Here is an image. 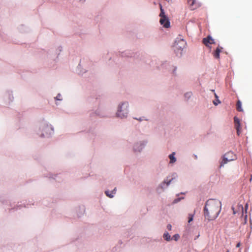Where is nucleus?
Masks as SVG:
<instances>
[{
  "label": "nucleus",
  "instance_id": "1a4fd4ad",
  "mask_svg": "<svg viewBox=\"0 0 252 252\" xmlns=\"http://www.w3.org/2000/svg\"><path fill=\"white\" fill-rule=\"evenodd\" d=\"M176 153L175 152L171 153L168 156L169 159L168 164L171 166L174 165L177 161V159L176 157Z\"/></svg>",
  "mask_w": 252,
  "mask_h": 252
},
{
  "label": "nucleus",
  "instance_id": "72a5a7b5",
  "mask_svg": "<svg viewBox=\"0 0 252 252\" xmlns=\"http://www.w3.org/2000/svg\"><path fill=\"white\" fill-rule=\"evenodd\" d=\"M142 119L141 118H140V119H139V121H142Z\"/></svg>",
  "mask_w": 252,
  "mask_h": 252
},
{
  "label": "nucleus",
  "instance_id": "7c9ffc66",
  "mask_svg": "<svg viewBox=\"0 0 252 252\" xmlns=\"http://www.w3.org/2000/svg\"><path fill=\"white\" fill-rule=\"evenodd\" d=\"M232 210H233V214H237V211H235V210H234V208L233 207H232Z\"/></svg>",
  "mask_w": 252,
  "mask_h": 252
},
{
  "label": "nucleus",
  "instance_id": "dca6fc26",
  "mask_svg": "<svg viewBox=\"0 0 252 252\" xmlns=\"http://www.w3.org/2000/svg\"><path fill=\"white\" fill-rule=\"evenodd\" d=\"M192 92H188L187 93H186L185 94H184V96H185V98L187 99V100H188L189 99V98H191V97L192 96Z\"/></svg>",
  "mask_w": 252,
  "mask_h": 252
},
{
  "label": "nucleus",
  "instance_id": "f8f14e48",
  "mask_svg": "<svg viewBox=\"0 0 252 252\" xmlns=\"http://www.w3.org/2000/svg\"><path fill=\"white\" fill-rule=\"evenodd\" d=\"M54 98L55 101V104L56 106H59L60 104V102L63 100V95L60 93L58 94Z\"/></svg>",
  "mask_w": 252,
  "mask_h": 252
},
{
  "label": "nucleus",
  "instance_id": "393cba45",
  "mask_svg": "<svg viewBox=\"0 0 252 252\" xmlns=\"http://www.w3.org/2000/svg\"><path fill=\"white\" fill-rule=\"evenodd\" d=\"M188 3L189 4H190L191 6H192L194 4L195 0H188Z\"/></svg>",
  "mask_w": 252,
  "mask_h": 252
},
{
  "label": "nucleus",
  "instance_id": "f704fd0d",
  "mask_svg": "<svg viewBox=\"0 0 252 252\" xmlns=\"http://www.w3.org/2000/svg\"><path fill=\"white\" fill-rule=\"evenodd\" d=\"M252 180V176H251V178H250V181H251Z\"/></svg>",
  "mask_w": 252,
  "mask_h": 252
},
{
  "label": "nucleus",
  "instance_id": "f3484780",
  "mask_svg": "<svg viewBox=\"0 0 252 252\" xmlns=\"http://www.w3.org/2000/svg\"><path fill=\"white\" fill-rule=\"evenodd\" d=\"M237 109L239 111H243L242 108V103L240 100H238L237 103Z\"/></svg>",
  "mask_w": 252,
  "mask_h": 252
},
{
  "label": "nucleus",
  "instance_id": "b1692460",
  "mask_svg": "<svg viewBox=\"0 0 252 252\" xmlns=\"http://www.w3.org/2000/svg\"><path fill=\"white\" fill-rule=\"evenodd\" d=\"M179 237H180L179 235V234H175V235L173 236V239L175 241H178V239H179Z\"/></svg>",
  "mask_w": 252,
  "mask_h": 252
},
{
  "label": "nucleus",
  "instance_id": "bb28decb",
  "mask_svg": "<svg viewBox=\"0 0 252 252\" xmlns=\"http://www.w3.org/2000/svg\"><path fill=\"white\" fill-rule=\"evenodd\" d=\"M167 228L169 230H171V229H172V225L170 224H168L167 225Z\"/></svg>",
  "mask_w": 252,
  "mask_h": 252
},
{
  "label": "nucleus",
  "instance_id": "2f4dec72",
  "mask_svg": "<svg viewBox=\"0 0 252 252\" xmlns=\"http://www.w3.org/2000/svg\"><path fill=\"white\" fill-rule=\"evenodd\" d=\"M241 245V243H238L237 245H236V247L238 248Z\"/></svg>",
  "mask_w": 252,
  "mask_h": 252
},
{
  "label": "nucleus",
  "instance_id": "4468645a",
  "mask_svg": "<svg viewBox=\"0 0 252 252\" xmlns=\"http://www.w3.org/2000/svg\"><path fill=\"white\" fill-rule=\"evenodd\" d=\"M163 238L165 240L167 241H170L172 239L171 238V236L167 232H165L164 233L163 235Z\"/></svg>",
  "mask_w": 252,
  "mask_h": 252
},
{
  "label": "nucleus",
  "instance_id": "2eb2a0df",
  "mask_svg": "<svg viewBox=\"0 0 252 252\" xmlns=\"http://www.w3.org/2000/svg\"><path fill=\"white\" fill-rule=\"evenodd\" d=\"M214 95L216 98V100H213V103L215 106H217L219 104H220L221 102L219 99V96L215 93H214Z\"/></svg>",
  "mask_w": 252,
  "mask_h": 252
},
{
  "label": "nucleus",
  "instance_id": "6ab92c4d",
  "mask_svg": "<svg viewBox=\"0 0 252 252\" xmlns=\"http://www.w3.org/2000/svg\"><path fill=\"white\" fill-rule=\"evenodd\" d=\"M184 199V197H179V198H175V199H174V200L173 201V202H172V204H177V203H178L179 202H180L181 200Z\"/></svg>",
  "mask_w": 252,
  "mask_h": 252
},
{
  "label": "nucleus",
  "instance_id": "39448f33",
  "mask_svg": "<svg viewBox=\"0 0 252 252\" xmlns=\"http://www.w3.org/2000/svg\"><path fill=\"white\" fill-rule=\"evenodd\" d=\"M186 45V42L182 36L177 37L174 41L173 48L177 56L181 57Z\"/></svg>",
  "mask_w": 252,
  "mask_h": 252
},
{
  "label": "nucleus",
  "instance_id": "6e6552de",
  "mask_svg": "<svg viewBox=\"0 0 252 252\" xmlns=\"http://www.w3.org/2000/svg\"><path fill=\"white\" fill-rule=\"evenodd\" d=\"M5 101L6 104H11L14 100L13 92L11 91H7L4 94Z\"/></svg>",
  "mask_w": 252,
  "mask_h": 252
},
{
  "label": "nucleus",
  "instance_id": "ddd939ff",
  "mask_svg": "<svg viewBox=\"0 0 252 252\" xmlns=\"http://www.w3.org/2000/svg\"><path fill=\"white\" fill-rule=\"evenodd\" d=\"M116 188H115L113 190L111 191L106 190L105 191V193L106 195L109 198H113L114 196V194H116Z\"/></svg>",
  "mask_w": 252,
  "mask_h": 252
},
{
  "label": "nucleus",
  "instance_id": "0eeeda50",
  "mask_svg": "<svg viewBox=\"0 0 252 252\" xmlns=\"http://www.w3.org/2000/svg\"><path fill=\"white\" fill-rule=\"evenodd\" d=\"M237 159V156L233 152L229 151L225 153L222 157V160L220 163V167H223L224 164L228 162L235 160Z\"/></svg>",
  "mask_w": 252,
  "mask_h": 252
},
{
  "label": "nucleus",
  "instance_id": "20e7f679",
  "mask_svg": "<svg viewBox=\"0 0 252 252\" xmlns=\"http://www.w3.org/2000/svg\"><path fill=\"white\" fill-rule=\"evenodd\" d=\"M178 178V175L176 172L169 174L156 188V191L158 193L163 192L173 182Z\"/></svg>",
  "mask_w": 252,
  "mask_h": 252
},
{
  "label": "nucleus",
  "instance_id": "f257e3e1",
  "mask_svg": "<svg viewBox=\"0 0 252 252\" xmlns=\"http://www.w3.org/2000/svg\"><path fill=\"white\" fill-rule=\"evenodd\" d=\"M221 203L220 201L210 199L208 200L204 208V215L208 220L216 219L220 212Z\"/></svg>",
  "mask_w": 252,
  "mask_h": 252
},
{
  "label": "nucleus",
  "instance_id": "c756f323",
  "mask_svg": "<svg viewBox=\"0 0 252 252\" xmlns=\"http://www.w3.org/2000/svg\"><path fill=\"white\" fill-rule=\"evenodd\" d=\"M236 130H237V134H238V135H240V129H236Z\"/></svg>",
  "mask_w": 252,
  "mask_h": 252
},
{
  "label": "nucleus",
  "instance_id": "a878e982",
  "mask_svg": "<svg viewBox=\"0 0 252 252\" xmlns=\"http://www.w3.org/2000/svg\"><path fill=\"white\" fill-rule=\"evenodd\" d=\"M234 122L235 124H238V123H240L239 120L236 117L234 118Z\"/></svg>",
  "mask_w": 252,
  "mask_h": 252
},
{
  "label": "nucleus",
  "instance_id": "4be33fe9",
  "mask_svg": "<svg viewBox=\"0 0 252 252\" xmlns=\"http://www.w3.org/2000/svg\"><path fill=\"white\" fill-rule=\"evenodd\" d=\"M58 174H50L49 178L54 180L57 179Z\"/></svg>",
  "mask_w": 252,
  "mask_h": 252
},
{
  "label": "nucleus",
  "instance_id": "5701e85b",
  "mask_svg": "<svg viewBox=\"0 0 252 252\" xmlns=\"http://www.w3.org/2000/svg\"><path fill=\"white\" fill-rule=\"evenodd\" d=\"M238 210L239 211L241 212L242 214H243V206L242 205H239L238 206Z\"/></svg>",
  "mask_w": 252,
  "mask_h": 252
},
{
  "label": "nucleus",
  "instance_id": "9b49d317",
  "mask_svg": "<svg viewBox=\"0 0 252 252\" xmlns=\"http://www.w3.org/2000/svg\"><path fill=\"white\" fill-rule=\"evenodd\" d=\"M203 43L207 46H208V44L215 43L214 39L211 36H208L203 40Z\"/></svg>",
  "mask_w": 252,
  "mask_h": 252
},
{
  "label": "nucleus",
  "instance_id": "412c9836",
  "mask_svg": "<svg viewBox=\"0 0 252 252\" xmlns=\"http://www.w3.org/2000/svg\"><path fill=\"white\" fill-rule=\"evenodd\" d=\"M160 13L159 14V16L160 17V18H161L162 17H166L165 15V13L164 12V10L163 9H162V6L160 5Z\"/></svg>",
  "mask_w": 252,
  "mask_h": 252
},
{
  "label": "nucleus",
  "instance_id": "f03ea898",
  "mask_svg": "<svg viewBox=\"0 0 252 252\" xmlns=\"http://www.w3.org/2000/svg\"><path fill=\"white\" fill-rule=\"evenodd\" d=\"M36 133L40 137L50 138L54 134V127L49 122L43 120L38 126Z\"/></svg>",
  "mask_w": 252,
  "mask_h": 252
},
{
  "label": "nucleus",
  "instance_id": "c85d7f7f",
  "mask_svg": "<svg viewBox=\"0 0 252 252\" xmlns=\"http://www.w3.org/2000/svg\"><path fill=\"white\" fill-rule=\"evenodd\" d=\"M248 208V204L247 203L245 205V211H246V213H247V209Z\"/></svg>",
  "mask_w": 252,
  "mask_h": 252
},
{
  "label": "nucleus",
  "instance_id": "423d86ee",
  "mask_svg": "<svg viewBox=\"0 0 252 252\" xmlns=\"http://www.w3.org/2000/svg\"><path fill=\"white\" fill-rule=\"evenodd\" d=\"M148 144L147 140H142L134 142L132 146V152L136 154L141 153Z\"/></svg>",
  "mask_w": 252,
  "mask_h": 252
},
{
  "label": "nucleus",
  "instance_id": "c9c22d12",
  "mask_svg": "<svg viewBox=\"0 0 252 252\" xmlns=\"http://www.w3.org/2000/svg\"><path fill=\"white\" fill-rule=\"evenodd\" d=\"M226 252H229V251H227Z\"/></svg>",
  "mask_w": 252,
  "mask_h": 252
},
{
  "label": "nucleus",
  "instance_id": "a211bd4d",
  "mask_svg": "<svg viewBox=\"0 0 252 252\" xmlns=\"http://www.w3.org/2000/svg\"><path fill=\"white\" fill-rule=\"evenodd\" d=\"M221 51V50L220 49H219V48H218L215 53H214V56L216 58H219L220 57V52Z\"/></svg>",
  "mask_w": 252,
  "mask_h": 252
},
{
  "label": "nucleus",
  "instance_id": "9d476101",
  "mask_svg": "<svg viewBox=\"0 0 252 252\" xmlns=\"http://www.w3.org/2000/svg\"><path fill=\"white\" fill-rule=\"evenodd\" d=\"M159 23L164 28H168L170 27V23L167 17H164L160 18Z\"/></svg>",
  "mask_w": 252,
  "mask_h": 252
},
{
  "label": "nucleus",
  "instance_id": "aec40b11",
  "mask_svg": "<svg viewBox=\"0 0 252 252\" xmlns=\"http://www.w3.org/2000/svg\"><path fill=\"white\" fill-rule=\"evenodd\" d=\"M194 215L189 214L188 215V222L190 223L193 220Z\"/></svg>",
  "mask_w": 252,
  "mask_h": 252
},
{
  "label": "nucleus",
  "instance_id": "7ed1b4c3",
  "mask_svg": "<svg viewBox=\"0 0 252 252\" xmlns=\"http://www.w3.org/2000/svg\"><path fill=\"white\" fill-rule=\"evenodd\" d=\"M130 113L129 103L127 100L119 101L116 107V117L121 120L127 119Z\"/></svg>",
  "mask_w": 252,
  "mask_h": 252
},
{
  "label": "nucleus",
  "instance_id": "cd10ccee",
  "mask_svg": "<svg viewBox=\"0 0 252 252\" xmlns=\"http://www.w3.org/2000/svg\"><path fill=\"white\" fill-rule=\"evenodd\" d=\"M235 125H236V129L240 128V123H238V124H235Z\"/></svg>",
  "mask_w": 252,
  "mask_h": 252
},
{
  "label": "nucleus",
  "instance_id": "473e14b6",
  "mask_svg": "<svg viewBox=\"0 0 252 252\" xmlns=\"http://www.w3.org/2000/svg\"><path fill=\"white\" fill-rule=\"evenodd\" d=\"M211 91H212V92H215V90H211Z\"/></svg>",
  "mask_w": 252,
  "mask_h": 252
}]
</instances>
